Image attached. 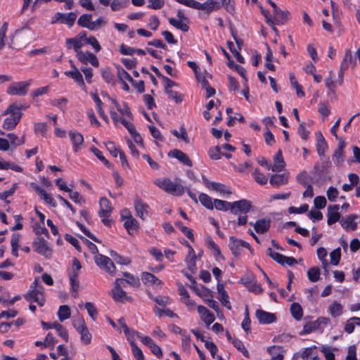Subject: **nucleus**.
<instances>
[{"mask_svg":"<svg viewBox=\"0 0 360 360\" xmlns=\"http://www.w3.org/2000/svg\"><path fill=\"white\" fill-rule=\"evenodd\" d=\"M217 289L219 294V300L221 302L222 305H224L227 309H231V306L229 302V296L227 292L225 290L224 285L222 283H218Z\"/></svg>","mask_w":360,"mask_h":360,"instance_id":"obj_19","label":"nucleus"},{"mask_svg":"<svg viewBox=\"0 0 360 360\" xmlns=\"http://www.w3.org/2000/svg\"><path fill=\"white\" fill-rule=\"evenodd\" d=\"M278 11H274V14L278 17V19L275 18L274 22L277 24L285 23L289 19L290 12L288 11H282L278 7Z\"/></svg>","mask_w":360,"mask_h":360,"instance_id":"obj_31","label":"nucleus"},{"mask_svg":"<svg viewBox=\"0 0 360 360\" xmlns=\"http://www.w3.org/2000/svg\"><path fill=\"white\" fill-rule=\"evenodd\" d=\"M319 329H321V328H320L316 320L314 321H310V322L307 323L304 326L302 331L301 332V334H308V333H311L314 330H319Z\"/></svg>","mask_w":360,"mask_h":360,"instance_id":"obj_41","label":"nucleus"},{"mask_svg":"<svg viewBox=\"0 0 360 360\" xmlns=\"http://www.w3.org/2000/svg\"><path fill=\"white\" fill-rule=\"evenodd\" d=\"M169 156L173 157L180 161L185 165L191 167L192 161L189 158V157L184 152L179 149H174L168 153Z\"/></svg>","mask_w":360,"mask_h":360,"instance_id":"obj_16","label":"nucleus"},{"mask_svg":"<svg viewBox=\"0 0 360 360\" xmlns=\"http://www.w3.org/2000/svg\"><path fill=\"white\" fill-rule=\"evenodd\" d=\"M288 181V176L286 174H273L269 180L270 184L276 187L286 184Z\"/></svg>","mask_w":360,"mask_h":360,"instance_id":"obj_26","label":"nucleus"},{"mask_svg":"<svg viewBox=\"0 0 360 360\" xmlns=\"http://www.w3.org/2000/svg\"><path fill=\"white\" fill-rule=\"evenodd\" d=\"M340 206L338 205H329L328 207V224L331 225L336 223L340 219V213L338 212Z\"/></svg>","mask_w":360,"mask_h":360,"instance_id":"obj_18","label":"nucleus"},{"mask_svg":"<svg viewBox=\"0 0 360 360\" xmlns=\"http://www.w3.org/2000/svg\"><path fill=\"white\" fill-rule=\"evenodd\" d=\"M205 244L207 247L213 252L217 259H224L219 246L214 242L210 236H207L205 237Z\"/></svg>","mask_w":360,"mask_h":360,"instance_id":"obj_23","label":"nucleus"},{"mask_svg":"<svg viewBox=\"0 0 360 360\" xmlns=\"http://www.w3.org/2000/svg\"><path fill=\"white\" fill-rule=\"evenodd\" d=\"M274 164L272 166H269L268 169H271L273 172H281L285 167V162L282 155V150L280 149L274 157Z\"/></svg>","mask_w":360,"mask_h":360,"instance_id":"obj_22","label":"nucleus"},{"mask_svg":"<svg viewBox=\"0 0 360 360\" xmlns=\"http://www.w3.org/2000/svg\"><path fill=\"white\" fill-rule=\"evenodd\" d=\"M121 220L124 221L123 225H136V220L132 217L128 209H123L120 212Z\"/></svg>","mask_w":360,"mask_h":360,"instance_id":"obj_28","label":"nucleus"},{"mask_svg":"<svg viewBox=\"0 0 360 360\" xmlns=\"http://www.w3.org/2000/svg\"><path fill=\"white\" fill-rule=\"evenodd\" d=\"M320 269L316 266L310 268L307 271L308 279L312 283L317 282L320 279Z\"/></svg>","mask_w":360,"mask_h":360,"instance_id":"obj_36","label":"nucleus"},{"mask_svg":"<svg viewBox=\"0 0 360 360\" xmlns=\"http://www.w3.org/2000/svg\"><path fill=\"white\" fill-rule=\"evenodd\" d=\"M290 312L293 318L297 321H300L302 318V308L300 304L297 302H294L291 304Z\"/></svg>","mask_w":360,"mask_h":360,"instance_id":"obj_33","label":"nucleus"},{"mask_svg":"<svg viewBox=\"0 0 360 360\" xmlns=\"http://www.w3.org/2000/svg\"><path fill=\"white\" fill-rule=\"evenodd\" d=\"M65 43L68 49L73 48L74 51L76 52L77 56H78V53H82L80 49L83 46V44L81 42L79 38H68L65 40Z\"/></svg>","mask_w":360,"mask_h":360,"instance_id":"obj_25","label":"nucleus"},{"mask_svg":"<svg viewBox=\"0 0 360 360\" xmlns=\"http://www.w3.org/2000/svg\"><path fill=\"white\" fill-rule=\"evenodd\" d=\"M199 200L201 204L207 209L212 210L214 208V201L212 198L205 193H200Z\"/></svg>","mask_w":360,"mask_h":360,"instance_id":"obj_38","label":"nucleus"},{"mask_svg":"<svg viewBox=\"0 0 360 360\" xmlns=\"http://www.w3.org/2000/svg\"><path fill=\"white\" fill-rule=\"evenodd\" d=\"M47 131L46 124L44 122H37L34 124V132L37 134H41L42 136L46 135Z\"/></svg>","mask_w":360,"mask_h":360,"instance_id":"obj_59","label":"nucleus"},{"mask_svg":"<svg viewBox=\"0 0 360 360\" xmlns=\"http://www.w3.org/2000/svg\"><path fill=\"white\" fill-rule=\"evenodd\" d=\"M82 268L79 261L77 258L72 259V267L69 272V278H77Z\"/></svg>","mask_w":360,"mask_h":360,"instance_id":"obj_40","label":"nucleus"},{"mask_svg":"<svg viewBox=\"0 0 360 360\" xmlns=\"http://www.w3.org/2000/svg\"><path fill=\"white\" fill-rule=\"evenodd\" d=\"M54 329L56 330L58 335L61 337L66 342L68 341V333L60 323L55 324Z\"/></svg>","mask_w":360,"mask_h":360,"instance_id":"obj_55","label":"nucleus"},{"mask_svg":"<svg viewBox=\"0 0 360 360\" xmlns=\"http://www.w3.org/2000/svg\"><path fill=\"white\" fill-rule=\"evenodd\" d=\"M141 280L145 285L152 286H161L162 283L155 276L149 272H143L141 274Z\"/></svg>","mask_w":360,"mask_h":360,"instance_id":"obj_21","label":"nucleus"},{"mask_svg":"<svg viewBox=\"0 0 360 360\" xmlns=\"http://www.w3.org/2000/svg\"><path fill=\"white\" fill-rule=\"evenodd\" d=\"M209 155L212 160H219L222 155L221 148L219 146L212 147L209 150Z\"/></svg>","mask_w":360,"mask_h":360,"instance_id":"obj_60","label":"nucleus"},{"mask_svg":"<svg viewBox=\"0 0 360 360\" xmlns=\"http://www.w3.org/2000/svg\"><path fill=\"white\" fill-rule=\"evenodd\" d=\"M31 82V79L25 82H13L7 88L6 93L11 96H25L27 93Z\"/></svg>","mask_w":360,"mask_h":360,"instance_id":"obj_7","label":"nucleus"},{"mask_svg":"<svg viewBox=\"0 0 360 360\" xmlns=\"http://www.w3.org/2000/svg\"><path fill=\"white\" fill-rule=\"evenodd\" d=\"M342 225H357L360 223V216L357 214H351L345 219L341 220Z\"/></svg>","mask_w":360,"mask_h":360,"instance_id":"obj_45","label":"nucleus"},{"mask_svg":"<svg viewBox=\"0 0 360 360\" xmlns=\"http://www.w3.org/2000/svg\"><path fill=\"white\" fill-rule=\"evenodd\" d=\"M77 58L84 65H86L89 62L94 67H98L99 65L97 57L90 51H86V53H78V56H77Z\"/></svg>","mask_w":360,"mask_h":360,"instance_id":"obj_14","label":"nucleus"},{"mask_svg":"<svg viewBox=\"0 0 360 360\" xmlns=\"http://www.w3.org/2000/svg\"><path fill=\"white\" fill-rule=\"evenodd\" d=\"M220 2L227 12L232 15L235 13V6L233 0H221Z\"/></svg>","mask_w":360,"mask_h":360,"instance_id":"obj_61","label":"nucleus"},{"mask_svg":"<svg viewBox=\"0 0 360 360\" xmlns=\"http://www.w3.org/2000/svg\"><path fill=\"white\" fill-rule=\"evenodd\" d=\"M341 250L340 248L333 250L330 254V262L333 265L337 266L340 260Z\"/></svg>","mask_w":360,"mask_h":360,"instance_id":"obj_52","label":"nucleus"},{"mask_svg":"<svg viewBox=\"0 0 360 360\" xmlns=\"http://www.w3.org/2000/svg\"><path fill=\"white\" fill-rule=\"evenodd\" d=\"M184 21L185 20H176L174 18H169V22L171 25L184 32H186L188 31L189 27Z\"/></svg>","mask_w":360,"mask_h":360,"instance_id":"obj_32","label":"nucleus"},{"mask_svg":"<svg viewBox=\"0 0 360 360\" xmlns=\"http://www.w3.org/2000/svg\"><path fill=\"white\" fill-rule=\"evenodd\" d=\"M136 214L143 221L149 217V207L141 200H137L134 204Z\"/></svg>","mask_w":360,"mask_h":360,"instance_id":"obj_15","label":"nucleus"},{"mask_svg":"<svg viewBox=\"0 0 360 360\" xmlns=\"http://www.w3.org/2000/svg\"><path fill=\"white\" fill-rule=\"evenodd\" d=\"M175 1L181 4L185 5L188 7L195 8L197 10L201 11V8H203L202 7V4L198 1H196L195 0H175Z\"/></svg>","mask_w":360,"mask_h":360,"instance_id":"obj_46","label":"nucleus"},{"mask_svg":"<svg viewBox=\"0 0 360 360\" xmlns=\"http://www.w3.org/2000/svg\"><path fill=\"white\" fill-rule=\"evenodd\" d=\"M77 18V14L74 12H70L68 14L62 13H56L52 18L51 23L54 24L58 22L67 24L70 27H72Z\"/></svg>","mask_w":360,"mask_h":360,"instance_id":"obj_11","label":"nucleus"},{"mask_svg":"<svg viewBox=\"0 0 360 360\" xmlns=\"http://www.w3.org/2000/svg\"><path fill=\"white\" fill-rule=\"evenodd\" d=\"M231 202L222 200H218L214 199V207H215L217 210L220 211H231Z\"/></svg>","mask_w":360,"mask_h":360,"instance_id":"obj_35","label":"nucleus"},{"mask_svg":"<svg viewBox=\"0 0 360 360\" xmlns=\"http://www.w3.org/2000/svg\"><path fill=\"white\" fill-rule=\"evenodd\" d=\"M131 351L136 360H144V355L141 349L135 344L134 340L130 341Z\"/></svg>","mask_w":360,"mask_h":360,"instance_id":"obj_48","label":"nucleus"},{"mask_svg":"<svg viewBox=\"0 0 360 360\" xmlns=\"http://www.w3.org/2000/svg\"><path fill=\"white\" fill-rule=\"evenodd\" d=\"M202 181H203L204 184L206 186V187L210 190L215 191L220 193H226V194L231 193V191L229 189V188L223 184L211 181L208 180L207 178H205V176H202Z\"/></svg>","mask_w":360,"mask_h":360,"instance_id":"obj_12","label":"nucleus"},{"mask_svg":"<svg viewBox=\"0 0 360 360\" xmlns=\"http://www.w3.org/2000/svg\"><path fill=\"white\" fill-rule=\"evenodd\" d=\"M233 346L240 351L242 354L245 356L246 358H250V354L248 349L245 347L243 342L240 340L235 339L232 342Z\"/></svg>","mask_w":360,"mask_h":360,"instance_id":"obj_50","label":"nucleus"},{"mask_svg":"<svg viewBox=\"0 0 360 360\" xmlns=\"http://www.w3.org/2000/svg\"><path fill=\"white\" fill-rule=\"evenodd\" d=\"M65 74L73 79L81 87H85L83 76L75 65H72V70L66 71Z\"/></svg>","mask_w":360,"mask_h":360,"instance_id":"obj_24","label":"nucleus"},{"mask_svg":"<svg viewBox=\"0 0 360 360\" xmlns=\"http://www.w3.org/2000/svg\"><path fill=\"white\" fill-rule=\"evenodd\" d=\"M229 248L234 256L240 255L244 248L249 250L250 252L252 250L248 243L241 239L236 238L234 236L230 237Z\"/></svg>","mask_w":360,"mask_h":360,"instance_id":"obj_10","label":"nucleus"},{"mask_svg":"<svg viewBox=\"0 0 360 360\" xmlns=\"http://www.w3.org/2000/svg\"><path fill=\"white\" fill-rule=\"evenodd\" d=\"M267 254L278 264L283 265V259L285 258V255L273 251L270 248L267 249Z\"/></svg>","mask_w":360,"mask_h":360,"instance_id":"obj_51","label":"nucleus"},{"mask_svg":"<svg viewBox=\"0 0 360 360\" xmlns=\"http://www.w3.org/2000/svg\"><path fill=\"white\" fill-rule=\"evenodd\" d=\"M100 210L98 212L99 217L102 219V222L104 224H109L112 207L110 200L105 198L102 197L99 200Z\"/></svg>","mask_w":360,"mask_h":360,"instance_id":"obj_9","label":"nucleus"},{"mask_svg":"<svg viewBox=\"0 0 360 360\" xmlns=\"http://www.w3.org/2000/svg\"><path fill=\"white\" fill-rule=\"evenodd\" d=\"M57 342V340L53 336L51 333H48L44 340V346L45 347H50L53 349Z\"/></svg>","mask_w":360,"mask_h":360,"instance_id":"obj_58","label":"nucleus"},{"mask_svg":"<svg viewBox=\"0 0 360 360\" xmlns=\"http://www.w3.org/2000/svg\"><path fill=\"white\" fill-rule=\"evenodd\" d=\"M7 137L8 139V141H9V143L14 147L22 145L25 143L24 136L22 138L19 139L16 134L11 133L7 135Z\"/></svg>","mask_w":360,"mask_h":360,"instance_id":"obj_42","label":"nucleus"},{"mask_svg":"<svg viewBox=\"0 0 360 360\" xmlns=\"http://www.w3.org/2000/svg\"><path fill=\"white\" fill-rule=\"evenodd\" d=\"M101 75L103 79L108 84H111L114 85L115 82V76L110 71L109 68H105L101 70Z\"/></svg>","mask_w":360,"mask_h":360,"instance_id":"obj_47","label":"nucleus"},{"mask_svg":"<svg viewBox=\"0 0 360 360\" xmlns=\"http://www.w3.org/2000/svg\"><path fill=\"white\" fill-rule=\"evenodd\" d=\"M155 184L172 195H181L184 192V187L181 185L172 182L169 179H157Z\"/></svg>","mask_w":360,"mask_h":360,"instance_id":"obj_3","label":"nucleus"},{"mask_svg":"<svg viewBox=\"0 0 360 360\" xmlns=\"http://www.w3.org/2000/svg\"><path fill=\"white\" fill-rule=\"evenodd\" d=\"M59 320L63 322L70 317V309L68 305H62L58 311Z\"/></svg>","mask_w":360,"mask_h":360,"instance_id":"obj_37","label":"nucleus"},{"mask_svg":"<svg viewBox=\"0 0 360 360\" xmlns=\"http://www.w3.org/2000/svg\"><path fill=\"white\" fill-rule=\"evenodd\" d=\"M309 205L307 204H303L300 207H295L291 206L288 208V211L290 214H302L307 212Z\"/></svg>","mask_w":360,"mask_h":360,"instance_id":"obj_57","label":"nucleus"},{"mask_svg":"<svg viewBox=\"0 0 360 360\" xmlns=\"http://www.w3.org/2000/svg\"><path fill=\"white\" fill-rule=\"evenodd\" d=\"M252 176L255 181L261 185H264L267 183V178L264 174L261 173L258 169H255L252 172Z\"/></svg>","mask_w":360,"mask_h":360,"instance_id":"obj_49","label":"nucleus"},{"mask_svg":"<svg viewBox=\"0 0 360 360\" xmlns=\"http://www.w3.org/2000/svg\"><path fill=\"white\" fill-rule=\"evenodd\" d=\"M223 6L219 0H207L205 3L202 4L201 11L211 12L214 10H218Z\"/></svg>","mask_w":360,"mask_h":360,"instance_id":"obj_29","label":"nucleus"},{"mask_svg":"<svg viewBox=\"0 0 360 360\" xmlns=\"http://www.w3.org/2000/svg\"><path fill=\"white\" fill-rule=\"evenodd\" d=\"M34 250L44 256L46 259H50L52 257L53 250L49 246L47 241L41 238H37L33 242Z\"/></svg>","mask_w":360,"mask_h":360,"instance_id":"obj_6","label":"nucleus"},{"mask_svg":"<svg viewBox=\"0 0 360 360\" xmlns=\"http://www.w3.org/2000/svg\"><path fill=\"white\" fill-rule=\"evenodd\" d=\"M252 202L246 199H242L231 202V212L238 214V225H245L248 223L247 213L252 208Z\"/></svg>","mask_w":360,"mask_h":360,"instance_id":"obj_1","label":"nucleus"},{"mask_svg":"<svg viewBox=\"0 0 360 360\" xmlns=\"http://www.w3.org/2000/svg\"><path fill=\"white\" fill-rule=\"evenodd\" d=\"M24 297L28 302H35L41 307L44 304V288L37 278L31 284L30 290Z\"/></svg>","mask_w":360,"mask_h":360,"instance_id":"obj_2","label":"nucleus"},{"mask_svg":"<svg viewBox=\"0 0 360 360\" xmlns=\"http://www.w3.org/2000/svg\"><path fill=\"white\" fill-rule=\"evenodd\" d=\"M122 286H124V281L123 278H117L115 282V286L110 292L112 299L120 302H125L127 301L131 302V297L129 296L127 293L123 290Z\"/></svg>","mask_w":360,"mask_h":360,"instance_id":"obj_5","label":"nucleus"},{"mask_svg":"<svg viewBox=\"0 0 360 360\" xmlns=\"http://www.w3.org/2000/svg\"><path fill=\"white\" fill-rule=\"evenodd\" d=\"M128 3L129 0H113L110 4V7L112 11H116L126 7Z\"/></svg>","mask_w":360,"mask_h":360,"instance_id":"obj_53","label":"nucleus"},{"mask_svg":"<svg viewBox=\"0 0 360 360\" xmlns=\"http://www.w3.org/2000/svg\"><path fill=\"white\" fill-rule=\"evenodd\" d=\"M180 131L179 134L176 129H174L172 131V133L174 136H175L176 138L181 139L184 140L186 143H188V135L186 129L184 127H180Z\"/></svg>","mask_w":360,"mask_h":360,"instance_id":"obj_62","label":"nucleus"},{"mask_svg":"<svg viewBox=\"0 0 360 360\" xmlns=\"http://www.w3.org/2000/svg\"><path fill=\"white\" fill-rule=\"evenodd\" d=\"M256 317L259 322L262 324L271 323L276 321V316L274 314L261 309L256 311Z\"/></svg>","mask_w":360,"mask_h":360,"instance_id":"obj_17","label":"nucleus"},{"mask_svg":"<svg viewBox=\"0 0 360 360\" xmlns=\"http://www.w3.org/2000/svg\"><path fill=\"white\" fill-rule=\"evenodd\" d=\"M68 135L72 143L73 150L75 153L78 152L84 143L82 134L77 131H70Z\"/></svg>","mask_w":360,"mask_h":360,"instance_id":"obj_13","label":"nucleus"},{"mask_svg":"<svg viewBox=\"0 0 360 360\" xmlns=\"http://www.w3.org/2000/svg\"><path fill=\"white\" fill-rule=\"evenodd\" d=\"M198 311L200 316L202 320L209 326L213 323L215 320V317L212 313H211L206 307L200 305L198 307Z\"/></svg>","mask_w":360,"mask_h":360,"instance_id":"obj_20","label":"nucleus"},{"mask_svg":"<svg viewBox=\"0 0 360 360\" xmlns=\"http://www.w3.org/2000/svg\"><path fill=\"white\" fill-rule=\"evenodd\" d=\"M94 261L100 269L104 270L110 275H114L116 267L109 257L101 254H97L94 257Z\"/></svg>","mask_w":360,"mask_h":360,"instance_id":"obj_8","label":"nucleus"},{"mask_svg":"<svg viewBox=\"0 0 360 360\" xmlns=\"http://www.w3.org/2000/svg\"><path fill=\"white\" fill-rule=\"evenodd\" d=\"M91 151L108 168H112V164L102 155V153L96 147L90 148Z\"/></svg>","mask_w":360,"mask_h":360,"instance_id":"obj_44","label":"nucleus"},{"mask_svg":"<svg viewBox=\"0 0 360 360\" xmlns=\"http://www.w3.org/2000/svg\"><path fill=\"white\" fill-rule=\"evenodd\" d=\"M327 203L326 199L324 196H316L314 200V204L316 209H323L326 207Z\"/></svg>","mask_w":360,"mask_h":360,"instance_id":"obj_63","label":"nucleus"},{"mask_svg":"<svg viewBox=\"0 0 360 360\" xmlns=\"http://www.w3.org/2000/svg\"><path fill=\"white\" fill-rule=\"evenodd\" d=\"M343 307L341 304L338 302H334L329 306L328 311L333 317H338L342 315Z\"/></svg>","mask_w":360,"mask_h":360,"instance_id":"obj_34","label":"nucleus"},{"mask_svg":"<svg viewBox=\"0 0 360 360\" xmlns=\"http://www.w3.org/2000/svg\"><path fill=\"white\" fill-rule=\"evenodd\" d=\"M18 108L15 106H8L4 115L10 114V117L4 121L3 127L5 129L11 130L14 129L20 122L22 113L17 112Z\"/></svg>","mask_w":360,"mask_h":360,"instance_id":"obj_4","label":"nucleus"},{"mask_svg":"<svg viewBox=\"0 0 360 360\" xmlns=\"http://www.w3.org/2000/svg\"><path fill=\"white\" fill-rule=\"evenodd\" d=\"M338 194L339 191L336 188L333 186H330L326 191L327 197L328 200L331 202H334L336 200V198L338 196Z\"/></svg>","mask_w":360,"mask_h":360,"instance_id":"obj_64","label":"nucleus"},{"mask_svg":"<svg viewBox=\"0 0 360 360\" xmlns=\"http://www.w3.org/2000/svg\"><path fill=\"white\" fill-rule=\"evenodd\" d=\"M91 14H83L77 20V24L82 27H86L89 29V25L91 22Z\"/></svg>","mask_w":360,"mask_h":360,"instance_id":"obj_43","label":"nucleus"},{"mask_svg":"<svg viewBox=\"0 0 360 360\" xmlns=\"http://www.w3.org/2000/svg\"><path fill=\"white\" fill-rule=\"evenodd\" d=\"M32 185L33 188L41 199H43L46 203L55 206V201L50 194L47 193L44 188H41L38 185Z\"/></svg>","mask_w":360,"mask_h":360,"instance_id":"obj_27","label":"nucleus"},{"mask_svg":"<svg viewBox=\"0 0 360 360\" xmlns=\"http://www.w3.org/2000/svg\"><path fill=\"white\" fill-rule=\"evenodd\" d=\"M117 77L121 82H124L125 80H128L129 82H133V78L130 76V75L120 66L117 67Z\"/></svg>","mask_w":360,"mask_h":360,"instance_id":"obj_54","label":"nucleus"},{"mask_svg":"<svg viewBox=\"0 0 360 360\" xmlns=\"http://www.w3.org/2000/svg\"><path fill=\"white\" fill-rule=\"evenodd\" d=\"M85 308L88 311L89 316L95 321L98 316V310L91 302H86Z\"/></svg>","mask_w":360,"mask_h":360,"instance_id":"obj_56","label":"nucleus"},{"mask_svg":"<svg viewBox=\"0 0 360 360\" xmlns=\"http://www.w3.org/2000/svg\"><path fill=\"white\" fill-rule=\"evenodd\" d=\"M123 276H124V284L127 283L132 287L138 288L140 286V279L138 276H134L129 272H124Z\"/></svg>","mask_w":360,"mask_h":360,"instance_id":"obj_30","label":"nucleus"},{"mask_svg":"<svg viewBox=\"0 0 360 360\" xmlns=\"http://www.w3.org/2000/svg\"><path fill=\"white\" fill-rule=\"evenodd\" d=\"M110 256L112 257L114 261L119 264L122 265H129L131 263V259L129 257H124L120 255H118L115 251L110 252Z\"/></svg>","mask_w":360,"mask_h":360,"instance_id":"obj_39","label":"nucleus"}]
</instances>
